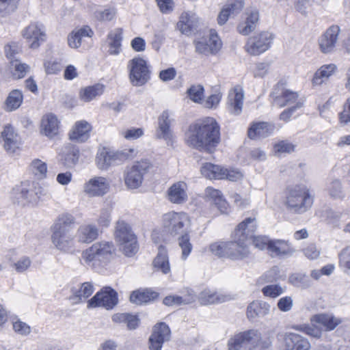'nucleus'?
<instances>
[{
    "mask_svg": "<svg viewBox=\"0 0 350 350\" xmlns=\"http://www.w3.org/2000/svg\"><path fill=\"white\" fill-rule=\"evenodd\" d=\"M255 229V219L247 217L237 226L234 232L232 241L213 243L209 245V250L219 257L226 256L232 260L245 258L250 254V239Z\"/></svg>",
    "mask_w": 350,
    "mask_h": 350,
    "instance_id": "f257e3e1",
    "label": "nucleus"
},
{
    "mask_svg": "<svg viewBox=\"0 0 350 350\" xmlns=\"http://www.w3.org/2000/svg\"><path fill=\"white\" fill-rule=\"evenodd\" d=\"M185 140L192 148L212 152L220 142V126L213 118L199 120L189 126Z\"/></svg>",
    "mask_w": 350,
    "mask_h": 350,
    "instance_id": "f03ea898",
    "label": "nucleus"
},
{
    "mask_svg": "<svg viewBox=\"0 0 350 350\" xmlns=\"http://www.w3.org/2000/svg\"><path fill=\"white\" fill-rule=\"evenodd\" d=\"M115 250L112 242H96L83 252L82 260L88 267L99 271L113 259Z\"/></svg>",
    "mask_w": 350,
    "mask_h": 350,
    "instance_id": "7ed1b4c3",
    "label": "nucleus"
},
{
    "mask_svg": "<svg viewBox=\"0 0 350 350\" xmlns=\"http://www.w3.org/2000/svg\"><path fill=\"white\" fill-rule=\"evenodd\" d=\"M312 203L313 198L306 186L295 185L288 190L286 205L291 211L295 213H305Z\"/></svg>",
    "mask_w": 350,
    "mask_h": 350,
    "instance_id": "20e7f679",
    "label": "nucleus"
},
{
    "mask_svg": "<svg viewBox=\"0 0 350 350\" xmlns=\"http://www.w3.org/2000/svg\"><path fill=\"white\" fill-rule=\"evenodd\" d=\"M162 225L171 236L176 237L191 231V219L183 211H170L162 216Z\"/></svg>",
    "mask_w": 350,
    "mask_h": 350,
    "instance_id": "39448f33",
    "label": "nucleus"
},
{
    "mask_svg": "<svg viewBox=\"0 0 350 350\" xmlns=\"http://www.w3.org/2000/svg\"><path fill=\"white\" fill-rule=\"evenodd\" d=\"M115 237L119 243L120 249L126 256L131 257L137 253L138 250L137 237L133 232L131 226L124 221H118Z\"/></svg>",
    "mask_w": 350,
    "mask_h": 350,
    "instance_id": "423d86ee",
    "label": "nucleus"
},
{
    "mask_svg": "<svg viewBox=\"0 0 350 350\" xmlns=\"http://www.w3.org/2000/svg\"><path fill=\"white\" fill-rule=\"evenodd\" d=\"M127 69L131 83L133 86H142L150 79L151 71L146 61L136 57L128 62Z\"/></svg>",
    "mask_w": 350,
    "mask_h": 350,
    "instance_id": "0eeeda50",
    "label": "nucleus"
},
{
    "mask_svg": "<svg viewBox=\"0 0 350 350\" xmlns=\"http://www.w3.org/2000/svg\"><path fill=\"white\" fill-rule=\"evenodd\" d=\"M135 154L136 150L133 148H125L116 152L103 149L97 154L96 162L100 169L107 170L111 165L133 158Z\"/></svg>",
    "mask_w": 350,
    "mask_h": 350,
    "instance_id": "6e6552de",
    "label": "nucleus"
},
{
    "mask_svg": "<svg viewBox=\"0 0 350 350\" xmlns=\"http://www.w3.org/2000/svg\"><path fill=\"white\" fill-rule=\"evenodd\" d=\"M40 187H36L28 183H21L13 188L12 196L19 204L33 206L40 200Z\"/></svg>",
    "mask_w": 350,
    "mask_h": 350,
    "instance_id": "1a4fd4ad",
    "label": "nucleus"
},
{
    "mask_svg": "<svg viewBox=\"0 0 350 350\" xmlns=\"http://www.w3.org/2000/svg\"><path fill=\"white\" fill-rule=\"evenodd\" d=\"M193 44L196 52L204 56L215 55L222 46L220 38L213 30H211L208 36L196 39Z\"/></svg>",
    "mask_w": 350,
    "mask_h": 350,
    "instance_id": "9d476101",
    "label": "nucleus"
},
{
    "mask_svg": "<svg viewBox=\"0 0 350 350\" xmlns=\"http://www.w3.org/2000/svg\"><path fill=\"white\" fill-rule=\"evenodd\" d=\"M273 40V35L269 31H262L250 37L245 45V51L251 55H259L267 51Z\"/></svg>",
    "mask_w": 350,
    "mask_h": 350,
    "instance_id": "9b49d317",
    "label": "nucleus"
},
{
    "mask_svg": "<svg viewBox=\"0 0 350 350\" xmlns=\"http://www.w3.org/2000/svg\"><path fill=\"white\" fill-rule=\"evenodd\" d=\"M150 167V163L146 160L137 162L127 169L124 175V182L129 189H137L142 185L144 176Z\"/></svg>",
    "mask_w": 350,
    "mask_h": 350,
    "instance_id": "f8f14e48",
    "label": "nucleus"
},
{
    "mask_svg": "<svg viewBox=\"0 0 350 350\" xmlns=\"http://www.w3.org/2000/svg\"><path fill=\"white\" fill-rule=\"evenodd\" d=\"M258 330L252 329L239 332L232 337L228 341L229 350H252L253 342L258 340Z\"/></svg>",
    "mask_w": 350,
    "mask_h": 350,
    "instance_id": "ddd939ff",
    "label": "nucleus"
},
{
    "mask_svg": "<svg viewBox=\"0 0 350 350\" xmlns=\"http://www.w3.org/2000/svg\"><path fill=\"white\" fill-rule=\"evenodd\" d=\"M118 304V294L111 287H105L88 301V308L103 307L112 309Z\"/></svg>",
    "mask_w": 350,
    "mask_h": 350,
    "instance_id": "4468645a",
    "label": "nucleus"
},
{
    "mask_svg": "<svg viewBox=\"0 0 350 350\" xmlns=\"http://www.w3.org/2000/svg\"><path fill=\"white\" fill-rule=\"evenodd\" d=\"M22 36L32 49H38L46 37L44 26L39 23H30L22 31Z\"/></svg>",
    "mask_w": 350,
    "mask_h": 350,
    "instance_id": "2eb2a0df",
    "label": "nucleus"
},
{
    "mask_svg": "<svg viewBox=\"0 0 350 350\" xmlns=\"http://www.w3.org/2000/svg\"><path fill=\"white\" fill-rule=\"evenodd\" d=\"M340 29L338 25L330 26L319 38V49L323 53H332L337 44Z\"/></svg>",
    "mask_w": 350,
    "mask_h": 350,
    "instance_id": "dca6fc26",
    "label": "nucleus"
},
{
    "mask_svg": "<svg viewBox=\"0 0 350 350\" xmlns=\"http://www.w3.org/2000/svg\"><path fill=\"white\" fill-rule=\"evenodd\" d=\"M170 329L165 323L156 324L149 338L150 350H161L164 342L170 340Z\"/></svg>",
    "mask_w": 350,
    "mask_h": 350,
    "instance_id": "f3484780",
    "label": "nucleus"
},
{
    "mask_svg": "<svg viewBox=\"0 0 350 350\" xmlns=\"http://www.w3.org/2000/svg\"><path fill=\"white\" fill-rule=\"evenodd\" d=\"M110 183L103 176H94L84 184L83 191L90 197H99L109 190Z\"/></svg>",
    "mask_w": 350,
    "mask_h": 350,
    "instance_id": "a211bd4d",
    "label": "nucleus"
},
{
    "mask_svg": "<svg viewBox=\"0 0 350 350\" xmlns=\"http://www.w3.org/2000/svg\"><path fill=\"white\" fill-rule=\"evenodd\" d=\"M93 35L92 30L88 27L85 26L77 31H73L68 36V44L72 49L83 47L88 49L89 47V40Z\"/></svg>",
    "mask_w": 350,
    "mask_h": 350,
    "instance_id": "6ab92c4d",
    "label": "nucleus"
},
{
    "mask_svg": "<svg viewBox=\"0 0 350 350\" xmlns=\"http://www.w3.org/2000/svg\"><path fill=\"white\" fill-rule=\"evenodd\" d=\"M284 350H310L309 340L302 335L295 332H286L284 335Z\"/></svg>",
    "mask_w": 350,
    "mask_h": 350,
    "instance_id": "aec40b11",
    "label": "nucleus"
},
{
    "mask_svg": "<svg viewBox=\"0 0 350 350\" xmlns=\"http://www.w3.org/2000/svg\"><path fill=\"white\" fill-rule=\"evenodd\" d=\"M187 185L184 181L172 184L167 191V199L172 204H183L188 200Z\"/></svg>",
    "mask_w": 350,
    "mask_h": 350,
    "instance_id": "412c9836",
    "label": "nucleus"
},
{
    "mask_svg": "<svg viewBox=\"0 0 350 350\" xmlns=\"http://www.w3.org/2000/svg\"><path fill=\"white\" fill-rule=\"evenodd\" d=\"M172 113L168 111H163L158 118V127L156 136L158 139L170 141L172 138V131L170 129L173 122Z\"/></svg>",
    "mask_w": 350,
    "mask_h": 350,
    "instance_id": "4be33fe9",
    "label": "nucleus"
},
{
    "mask_svg": "<svg viewBox=\"0 0 350 350\" xmlns=\"http://www.w3.org/2000/svg\"><path fill=\"white\" fill-rule=\"evenodd\" d=\"M295 252V248L288 241L282 239L272 240L269 246V254L272 257H288Z\"/></svg>",
    "mask_w": 350,
    "mask_h": 350,
    "instance_id": "5701e85b",
    "label": "nucleus"
},
{
    "mask_svg": "<svg viewBox=\"0 0 350 350\" xmlns=\"http://www.w3.org/2000/svg\"><path fill=\"white\" fill-rule=\"evenodd\" d=\"M244 94L243 90L236 87L230 91L228 96L227 108L232 115H239L243 109Z\"/></svg>",
    "mask_w": 350,
    "mask_h": 350,
    "instance_id": "b1692460",
    "label": "nucleus"
},
{
    "mask_svg": "<svg viewBox=\"0 0 350 350\" xmlns=\"http://www.w3.org/2000/svg\"><path fill=\"white\" fill-rule=\"evenodd\" d=\"M51 240L55 246L61 250H68L73 240V236L68 230H59L51 227Z\"/></svg>",
    "mask_w": 350,
    "mask_h": 350,
    "instance_id": "393cba45",
    "label": "nucleus"
},
{
    "mask_svg": "<svg viewBox=\"0 0 350 350\" xmlns=\"http://www.w3.org/2000/svg\"><path fill=\"white\" fill-rule=\"evenodd\" d=\"M3 146L8 153H14L19 148L20 141L18 135L14 132L13 127L5 126L1 132Z\"/></svg>",
    "mask_w": 350,
    "mask_h": 350,
    "instance_id": "a878e982",
    "label": "nucleus"
},
{
    "mask_svg": "<svg viewBox=\"0 0 350 350\" xmlns=\"http://www.w3.org/2000/svg\"><path fill=\"white\" fill-rule=\"evenodd\" d=\"M59 122L53 113L46 114L41 122V133L49 138L57 135L59 132Z\"/></svg>",
    "mask_w": 350,
    "mask_h": 350,
    "instance_id": "bb28decb",
    "label": "nucleus"
},
{
    "mask_svg": "<svg viewBox=\"0 0 350 350\" xmlns=\"http://www.w3.org/2000/svg\"><path fill=\"white\" fill-rule=\"evenodd\" d=\"M205 199L215 204L221 213H227L228 204L219 190L208 187L205 190Z\"/></svg>",
    "mask_w": 350,
    "mask_h": 350,
    "instance_id": "cd10ccee",
    "label": "nucleus"
},
{
    "mask_svg": "<svg viewBox=\"0 0 350 350\" xmlns=\"http://www.w3.org/2000/svg\"><path fill=\"white\" fill-rule=\"evenodd\" d=\"M91 125L85 120L78 121L75 123L69 133V137L72 141L84 142L90 137Z\"/></svg>",
    "mask_w": 350,
    "mask_h": 350,
    "instance_id": "c85d7f7f",
    "label": "nucleus"
},
{
    "mask_svg": "<svg viewBox=\"0 0 350 350\" xmlns=\"http://www.w3.org/2000/svg\"><path fill=\"white\" fill-rule=\"evenodd\" d=\"M70 299L74 304L85 302L94 291L93 284L90 282L82 283L79 288L74 287L71 290Z\"/></svg>",
    "mask_w": 350,
    "mask_h": 350,
    "instance_id": "c756f323",
    "label": "nucleus"
},
{
    "mask_svg": "<svg viewBox=\"0 0 350 350\" xmlns=\"http://www.w3.org/2000/svg\"><path fill=\"white\" fill-rule=\"evenodd\" d=\"M270 305L263 301H254L249 304L247 308V317L250 321L256 318H262L269 314Z\"/></svg>",
    "mask_w": 350,
    "mask_h": 350,
    "instance_id": "7c9ffc66",
    "label": "nucleus"
},
{
    "mask_svg": "<svg viewBox=\"0 0 350 350\" xmlns=\"http://www.w3.org/2000/svg\"><path fill=\"white\" fill-rule=\"evenodd\" d=\"M198 17L192 12H185L177 23V28L182 33L188 34L197 26Z\"/></svg>",
    "mask_w": 350,
    "mask_h": 350,
    "instance_id": "2f4dec72",
    "label": "nucleus"
},
{
    "mask_svg": "<svg viewBox=\"0 0 350 350\" xmlns=\"http://www.w3.org/2000/svg\"><path fill=\"white\" fill-rule=\"evenodd\" d=\"M259 20V13L257 10H252L247 14L245 21L240 23L237 26L239 33L247 36L254 31Z\"/></svg>",
    "mask_w": 350,
    "mask_h": 350,
    "instance_id": "473e14b6",
    "label": "nucleus"
},
{
    "mask_svg": "<svg viewBox=\"0 0 350 350\" xmlns=\"http://www.w3.org/2000/svg\"><path fill=\"white\" fill-rule=\"evenodd\" d=\"M273 130L274 126L267 122H258L250 127L248 137L250 139L265 138L270 135Z\"/></svg>",
    "mask_w": 350,
    "mask_h": 350,
    "instance_id": "72a5a7b5",
    "label": "nucleus"
},
{
    "mask_svg": "<svg viewBox=\"0 0 350 350\" xmlns=\"http://www.w3.org/2000/svg\"><path fill=\"white\" fill-rule=\"evenodd\" d=\"M274 94L277 95L274 96L273 104L280 107L293 104L296 105L297 102H301L300 100H298V94L297 92L288 90H282L281 93L274 92Z\"/></svg>",
    "mask_w": 350,
    "mask_h": 350,
    "instance_id": "f704fd0d",
    "label": "nucleus"
},
{
    "mask_svg": "<svg viewBox=\"0 0 350 350\" xmlns=\"http://www.w3.org/2000/svg\"><path fill=\"white\" fill-rule=\"evenodd\" d=\"M153 266L155 270L167 274L170 272L169 258L165 247L163 245L159 247V252L153 260Z\"/></svg>",
    "mask_w": 350,
    "mask_h": 350,
    "instance_id": "c9c22d12",
    "label": "nucleus"
},
{
    "mask_svg": "<svg viewBox=\"0 0 350 350\" xmlns=\"http://www.w3.org/2000/svg\"><path fill=\"white\" fill-rule=\"evenodd\" d=\"M77 236L79 242L89 243L97 239L98 229L93 224L82 225L79 228Z\"/></svg>",
    "mask_w": 350,
    "mask_h": 350,
    "instance_id": "e433bc0d",
    "label": "nucleus"
},
{
    "mask_svg": "<svg viewBox=\"0 0 350 350\" xmlns=\"http://www.w3.org/2000/svg\"><path fill=\"white\" fill-rule=\"evenodd\" d=\"M196 300V295L192 290H187L183 295H169L163 299V303L168 306L189 304Z\"/></svg>",
    "mask_w": 350,
    "mask_h": 350,
    "instance_id": "4c0bfd02",
    "label": "nucleus"
},
{
    "mask_svg": "<svg viewBox=\"0 0 350 350\" xmlns=\"http://www.w3.org/2000/svg\"><path fill=\"white\" fill-rule=\"evenodd\" d=\"M336 66L334 64H325L321 66L314 73L312 83L315 85H321L336 72Z\"/></svg>",
    "mask_w": 350,
    "mask_h": 350,
    "instance_id": "58836bf2",
    "label": "nucleus"
},
{
    "mask_svg": "<svg viewBox=\"0 0 350 350\" xmlns=\"http://www.w3.org/2000/svg\"><path fill=\"white\" fill-rule=\"evenodd\" d=\"M201 174L208 179H224L225 168L219 165L206 163L201 167Z\"/></svg>",
    "mask_w": 350,
    "mask_h": 350,
    "instance_id": "ea45409f",
    "label": "nucleus"
},
{
    "mask_svg": "<svg viewBox=\"0 0 350 350\" xmlns=\"http://www.w3.org/2000/svg\"><path fill=\"white\" fill-rule=\"evenodd\" d=\"M227 299V296L219 294L210 289H204L198 295V301L202 305L222 303Z\"/></svg>",
    "mask_w": 350,
    "mask_h": 350,
    "instance_id": "a19ab883",
    "label": "nucleus"
},
{
    "mask_svg": "<svg viewBox=\"0 0 350 350\" xmlns=\"http://www.w3.org/2000/svg\"><path fill=\"white\" fill-rule=\"evenodd\" d=\"M79 158V150L77 146L72 144L66 145L62 149V159L64 165L68 167H73L77 164Z\"/></svg>",
    "mask_w": 350,
    "mask_h": 350,
    "instance_id": "79ce46f5",
    "label": "nucleus"
},
{
    "mask_svg": "<svg viewBox=\"0 0 350 350\" xmlns=\"http://www.w3.org/2000/svg\"><path fill=\"white\" fill-rule=\"evenodd\" d=\"M312 323H316L321 325L326 331H332L340 323V321L335 318L332 314H319L312 317Z\"/></svg>",
    "mask_w": 350,
    "mask_h": 350,
    "instance_id": "37998d69",
    "label": "nucleus"
},
{
    "mask_svg": "<svg viewBox=\"0 0 350 350\" xmlns=\"http://www.w3.org/2000/svg\"><path fill=\"white\" fill-rule=\"evenodd\" d=\"M107 40L109 46V53L110 55H118L121 50L122 29L118 28L111 31L107 36Z\"/></svg>",
    "mask_w": 350,
    "mask_h": 350,
    "instance_id": "c03bdc74",
    "label": "nucleus"
},
{
    "mask_svg": "<svg viewBox=\"0 0 350 350\" xmlns=\"http://www.w3.org/2000/svg\"><path fill=\"white\" fill-rule=\"evenodd\" d=\"M104 92V85L96 84L81 88L79 92V98L84 102H90L97 96H100Z\"/></svg>",
    "mask_w": 350,
    "mask_h": 350,
    "instance_id": "a18cd8bd",
    "label": "nucleus"
},
{
    "mask_svg": "<svg viewBox=\"0 0 350 350\" xmlns=\"http://www.w3.org/2000/svg\"><path fill=\"white\" fill-rule=\"evenodd\" d=\"M157 295V293L150 290H137L131 294L130 301L133 304L141 305L154 299Z\"/></svg>",
    "mask_w": 350,
    "mask_h": 350,
    "instance_id": "49530a36",
    "label": "nucleus"
},
{
    "mask_svg": "<svg viewBox=\"0 0 350 350\" xmlns=\"http://www.w3.org/2000/svg\"><path fill=\"white\" fill-rule=\"evenodd\" d=\"M288 282L293 286L306 289L311 286L312 281L310 278L304 273H294L288 278Z\"/></svg>",
    "mask_w": 350,
    "mask_h": 350,
    "instance_id": "de8ad7c7",
    "label": "nucleus"
},
{
    "mask_svg": "<svg viewBox=\"0 0 350 350\" xmlns=\"http://www.w3.org/2000/svg\"><path fill=\"white\" fill-rule=\"evenodd\" d=\"M112 320L115 323H125L129 329H135L139 321L137 316L127 313L116 314L112 317Z\"/></svg>",
    "mask_w": 350,
    "mask_h": 350,
    "instance_id": "09e8293b",
    "label": "nucleus"
},
{
    "mask_svg": "<svg viewBox=\"0 0 350 350\" xmlns=\"http://www.w3.org/2000/svg\"><path fill=\"white\" fill-rule=\"evenodd\" d=\"M23 94L18 90H12L5 100V109L8 111L18 109L23 102Z\"/></svg>",
    "mask_w": 350,
    "mask_h": 350,
    "instance_id": "8fccbe9b",
    "label": "nucleus"
},
{
    "mask_svg": "<svg viewBox=\"0 0 350 350\" xmlns=\"http://www.w3.org/2000/svg\"><path fill=\"white\" fill-rule=\"evenodd\" d=\"M190 232L179 235L178 238V245L182 250L181 258L185 260L191 254L193 246L190 242Z\"/></svg>",
    "mask_w": 350,
    "mask_h": 350,
    "instance_id": "3c124183",
    "label": "nucleus"
},
{
    "mask_svg": "<svg viewBox=\"0 0 350 350\" xmlns=\"http://www.w3.org/2000/svg\"><path fill=\"white\" fill-rule=\"evenodd\" d=\"M292 328L296 331L303 332L314 338H320L322 336V330L314 325H293Z\"/></svg>",
    "mask_w": 350,
    "mask_h": 350,
    "instance_id": "603ef678",
    "label": "nucleus"
},
{
    "mask_svg": "<svg viewBox=\"0 0 350 350\" xmlns=\"http://www.w3.org/2000/svg\"><path fill=\"white\" fill-rule=\"evenodd\" d=\"M75 223V217L69 213H63L57 218L52 228L70 231V226Z\"/></svg>",
    "mask_w": 350,
    "mask_h": 350,
    "instance_id": "864d4df0",
    "label": "nucleus"
},
{
    "mask_svg": "<svg viewBox=\"0 0 350 350\" xmlns=\"http://www.w3.org/2000/svg\"><path fill=\"white\" fill-rule=\"evenodd\" d=\"M30 170L38 179H43L46 176L47 165L44 161L36 159L31 163Z\"/></svg>",
    "mask_w": 350,
    "mask_h": 350,
    "instance_id": "5fc2aeb1",
    "label": "nucleus"
},
{
    "mask_svg": "<svg viewBox=\"0 0 350 350\" xmlns=\"http://www.w3.org/2000/svg\"><path fill=\"white\" fill-rule=\"evenodd\" d=\"M255 219V222L256 223V219L253 217ZM257 227V225L256 224V228ZM256 230V228L255 229ZM256 231V230H254ZM255 232H254L252 237L250 239V245L249 247L251 245V243L254 244V245L259 249V250H267L269 252V243L271 242L272 240H270L269 237L266 236H254ZM250 250V249L249 248Z\"/></svg>",
    "mask_w": 350,
    "mask_h": 350,
    "instance_id": "6e6d98bb",
    "label": "nucleus"
},
{
    "mask_svg": "<svg viewBox=\"0 0 350 350\" xmlns=\"http://www.w3.org/2000/svg\"><path fill=\"white\" fill-rule=\"evenodd\" d=\"M327 189L330 196L334 198L340 199L345 196L341 182L338 179L332 180L327 185Z\"/></svg>",
    "mask_w": 350,
    "mask_h": 350,
    "instance_id": "4d7b16f0",
    "label": "nucleus"
},
{
    "mask_svg": "<svg viewBox=\"0 0 350 350\" xmlns=\"http://www.w3.org/2000/svg\"><path fill=\"white\" fill-rule=\"evenodd\" d=\"M11 66L14 68L13 76L15 78L21 79L25 76L29 70V66L26 64H22L18 59L12 60Z\"/></svg>",
    "mask_w": 350,
    "mask_h": 350,
    "instance_id": "13d9d810",
    "label": "nucleus"
},
{
    "mask_svg": "<svg viewBox=\"0 0 350 350\" xmlns=\"http://www.w3.org/2000/svg\"><path fill=\"white\" fill-rule=\"evenodd\" d=\"M19 0H0V14L5 16L14 12Z\"/></svg>",
    "mask_w": 350,
    "mask_h": 350,
    "instance_id": "bf43d9fd",
    "label": "nucleus"
},
{
    "mask_svg": "<svg viewBox=\"0 0 350 350\" xmlns=\"http://www.w3.org/2000/svg\"><path fill=\"white\" fill-rule=\"evenodd\" d=\"M244 2L243 0H228L224 6L233 16H235L243 10Z\"/></svg>",
    "mask_w": 350,
    "mask_h": 350,
    "instance_id": "052dcab7",
    "label": "nucleus"
},
{
    "mask_svg": "<svg viewBox=\"0 0 350 350\" xmlns=\"http://www.w3.org/2000/svg\"><path fill=\"white\" fill-rule=\"evenodd\" d=\"M262 292L267 297L275 298L282 294L284 290L278 284H271L263 287Z\"/></svg>",
    "mask_w": 350,
    "mask_h": 350,
    "instance_id": "680f3d73",
    "label": "nucleus"
},
{
    "mask_svg": "<svg viewBox=\"0 0 350 350\" xmlns=\"http://www.w3.org/2000/svg\"><path fill=\"white\" fill-rule=\"evenodd\" d=\"M116 15V10L113 8H106L98 10L94 12V16L100 21H111Z\"/></svg>",
    "mask_w": 350,
    "mask_h": 350,
    "instance_id": "e2e57ef3",
    "label": "nucleus"
},
{
    "mask_svg": "<svg viewBox=\"0 0 350 350\" xmlns=\"http://www.w3.org/2000/svg\"><path fill=\"white\" fill-rule=\"evenodd\" d=\"M189 98L196 103L202 100L204 94V88L201 85H193L188 90Z\"/></svg>",
    "mask_w": 350,
    "mask_h": 350,
    "instance_id": "0e129e2a",
    "label": "nucleus"
},
{
    "mask_svg": "<svg viewBox=\"0 0 350 350\" xmlns=\"http://www.w3.org/2000/svg\"><path fill=\"white\" fill-rule=\"evenodd\" d=\"M121 135L127 140H135L144 135V131L141 128H131L122 131Z\"/></svg>",
    "mask_w": 350,
    "mask_h": 350,
    "instance_id": "69168bd1",
    "label": "nucleus"
},
{
    "mask_svg": "<svg viewBox=\"0 0 350 350\" xmlns=\"http://www.w3.org/2000/svg\"><path fill=\"white\" fill-rule=\"evenodd\" d=\"M13 329L18 334L22 336H27L31 332V327L26 323L21 321L20 319H16L12 323Z\"/></svg>",
    "mask_w": 350,
    "mask_h": 350,
    "instance_id": "338daca9",
    "label": "nucleus"
},
{
    "mask_svg": "<svg viewBox=\"0 0 350 350\" xmlns=\"http://www.w3.org/2000/svg\"><path fill=\"white\" fill-rule=\"evenodd\" d=\"M275 154L291 153L294 151V146L286 141H281L273 146Z\"/></svg>",
    "mask_w": 350,
    "mask_h": 350,
    "instance_id": "774afa93",
    "label": "nucleus"
}]
</instances>
